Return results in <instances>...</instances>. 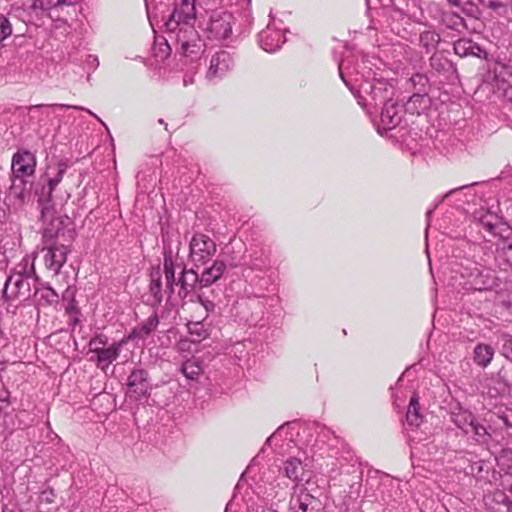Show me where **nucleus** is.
<instances>
[{
    "label": "nucleus",
    "mask_w": 512,
    "mask_h": 512,
    "mask_svg": "<svg viewBox=\"0 0 512 512\" xmlns=\"http://www.w3.org/2000/svg\"><path fill=\"white\" fill-rule=\"evenodd\" d=\"M442 22L448 29L458 32L467 29L465 19L455 12L443 13Z\"/></svg>",
    "instance_id": "37"
},
{
    "label": "nucleus",
    "mask_w": 512,
    "mask_h": 512,
    "mask_svg": "<svg viewBox=\"0 0 512 512\" xmlns=\"http://www.w3.org/2000/svg\"><path fill=\"white\" fill-rule=\"evenodd\" d=\"M18 268H20V270L18 272H15V275H23L24 278L31 279L35 274L33 264L29 265L27 259H23L21 263H19Z\"/></svg>",
    "instance_id": "47"
},
{
    "label": "nucleus",
    "mask_w": 512,
    "mask_h": 512,
    "mask_svg": "<svg viewBox=\"0 0 512 512\" xmlns=\"http://www.w3.org/2000/svg\"><path fill=\"white\" fill-rule=\"evenodd\" d=\"M49 107H53V108H61V109H70V108H73V109H76V110H83V111H86L88 112L90 115H92L93 117H95L98 121H100L103 125H105L101 119L96 115L94 114L92 111H90L89 109H86L82 106H72V105H67V104H50L48 105Z\"/></svg>",
    "instance_id": "51"
},
{
    "label": "nucleus",
    "mask_w": 512,
    "mask_h": 512,
    "mask_svg": "<svg viewBox=\"0 0 512 512\" xmlns=\"http://www.w3.org/2000/svg\"><path fill=\"white\" fill-rule=\"evenodd\" d=\"M501 251L507 264L512 267V242L504 246Z\"/></svg>",
    "instance_id": "54"
},
{
    "label": "nucleus",
    "mask_w": 512,
    "mask_h": 512,
    "mask_svg": "<svg viewBox=\"0 0 512 512\" xmlns=\"http://www.w3.org/2000/svg\"><path fill=\"white\" fill-rule=\"evenodd\" d=\"M178 285V296L183 301V305L187 302L199 303L205 309L206 316L209 313L214 312L216 308L215 299L217 297L214 289L210 290V294H208L204 290L200 289V291H198L194 288L186 286L183 283H178Z\"/></svg>",
    "instance_id": "10"
},
{
    "label": "nucleus",
    "mask_w": 512,
    "mask_h": 512,
    "mask_svg": "<svg viewBox=\"0 0 512 512\" xmlns=\"http://www.w3.org/2000/svg\"><path fill=\"white\" fill-rule=\"evenodd\" d=\"M234 67V57L227 50H220L216 52L209 64L206 77L209 80L222 78Z\"/></svg>",
    "instance_id": "14"
},
{
    "label": "nucleus",
    "mask_w": 512,
    "mask_h": 512,
    "mask_svg": "<svg viewBox=\"0 0 512 512\" xmlns=\"http://www.w3.org/2000/svg\"><path fill=\"white\" fill-rule=\"evenodd\" d=\"M403 108L394 100L383 106L378 125V132L381 135L396 128L402 122Z\"/></svg>",
    "instance_id": "15"
},
{
    "label": "nucleus",
    "mask_w": 512,
    "mask_h": 512,
    "mask_svg": "<svg viewBox=\"0 0 512 512\" xmlns=\"http://www.w3.org/2000/svg\"><path fill=\"white\" fill-rule=\"evenodd\" d=\"M501 354L512 362V335L502 334L499 339Z\"/></svg>",
    "instance_id": "43"
},
{
    "label": "nucleus",
    "mask_w": 512,
    "mask_h": 512,
    "mask_svg": "<svg viewBox=\"0 0 512 512\" xmlns=\"http://www.w3.org/2000/svg\"><path fill=\"white\" fill-rule=\"evenodd\" d=\"M225 270V262L215 260L210 267L205 268L200 274V289L204 290L216 283L223 276Z\"/></svg>",
    "instance_id": "22"
},
{
    "label": "nucleus",
    "mask_w": 512,
    "mask_h": 512,
    "mask_svg": "<svg viewBox=\"0 0 512 512\" xmlns=\"http://www.w3.org/2000/svg\"><path fill=\"white\" fill-rule=\"evenodd\" d=\"M494 356V349L488 345L480 343L474 349V361L479 366L486 367L490 364Z\"/></svg>",
    "instance_id": "32"
},
{
    "label": "nucleus",
    "mask_w": 512,
    "mask_h": 512,
    "mask_svg": "<svg viewBox=\"0 0 512 512\" xmlns=\"http://www.w3.org/2000/svg\"><path fill=\"white\" fill-rule=\"evenodd\" d=\"M477 184H478V182H474V183H471V184H468V185H463L461 187L451 189L450 191H448L446 194L443 195V197L439 201V203L442 202L444 199L448 198L449 196H451L452 194L456 193L457 191L462 190V189L467 188V187H470V186L477 185Z\"/></svg>",
    "instance_id": "56"
},
{
    "label": "nucleus",
    "mask_w": 512,
    "mask_h": 512,
    "mask_svg": "<svg viewBox=\"0 0 512 512\" xmlns=\"http://www.w3.org/2000/svg\"><path fill=\"white\" fill-rule=\"evenodd\" d=\"M433 211L434 209H430L426 212V220H427V227H426V232L428 231V228H429V225H430V219H431V216L433 214Z\"/></svg>",
    "instance_id": "60"
},
{
    "label": "nucleus",
    "mask_w": 512,
    "mask_h": 512,
    "mask_svg": "<svg viewBox=\"0 0 512 512\" xmlns=\"http://www.w3.org/2000/svg\"><path fill=\"white\" fill-rule=\"evenodd\" d=\"M195 21L193 0H178L165 21V36L156 37L152 47L157 61L166 60L174 49L181 69L197 70L206 45L195 29Z\"/></svg>",
    "instance_id": "1"
},
{
    "label": "nucleus",
    "mask_w": 512,
    "mask_h": 512,
    "mask_svg": "<svg viewBox=\"0 0 512 512\" xmlns=\"http://www.w3.org/2000/svg\"><path fill=\"white\" fill-rule=\"evenodd\" d=\"M158 122H159L160 124H163V125L165 126V129L168 131V124H167V123H165L163 119H159V120H158Z\"/></svg>",
    "instance_id": "63"
},
{
    "label": "nucleus",
    "mask_w": 512,
    "mask_h": 512,
    "mask_svg": "<svg viewBox=\"0 0 512 512\" xmlns=\"http://www.w3.org/2000/svg\"><path fill=\"white\" fill-rule=\"evenodd\" d=\"M453 49L461 58L477 57L488 61V52L470 38H461L454 42Z\"/></svg>",
    "instance_id": "17"
},
{
    "label": "nucleus",
    "mask_w": 512,
    "mask_h": 512,
    "mask_svg": "<svg viewBox=\"0 0 512 512\" xmlns=\"http://www.w3.org/2000/svg\"><path fill=\"white\" fill-rule=\"evenodd\" d=\"M317 502L316 498L311 495L306 489H300L298 493H293L289 500L290 512H314V504Z\"/></svg>",
    "instance_id": "20"
},
{
    "label": "nucleus",
    "mask_w": 512,
    "mask_h": 512,
    "mask_svg": "<svg viewBox=\"0 0 512 512\" xmlns=\"http://www.w3.org/2000/svg\"><path fill=\"white\" fill-rule=\"evenodd\" d=\"M423 421V415L420 412L419 396L414 393L410 398L406 412V422L408 426L417 428Z\"/></svg>",
    "instance_id": "30"
},
{
    "label": "nucleus",
    "mask_w": 512,
    "mask_h": 512,
    "mask_svg": "<svg viewBox=\"0 0 512 512\" xmlns=\"http://www.w3.org/2000/svg\"><path fill=\"white\" fill-rule=\"evenodd\" d=\"M475 420V416L469 411H460L452 415L453 423L465 434H469V430Z\"/></svg>",
    "instance_id": "35"
},
{
    "label": "nucleus",
    "mask_w": 512,
    "mask_h": 512,
    "mask_svg": "<svg viewBox=\"0 0 512 512\" xmlns=\"http://www.w3.org/2000/svg\"><path fill=\"white\" fill-rule=\"evenodd\" d=\"M82 0H33L30 9L34 12H47L50 18L67 22L78 14Z\"/></svg>",
    "instance_id": "5"
},
{
    "label": "nucleus",
    "mask_w": 512,
    "mask_h": 512,
    "mask_svg": "<svg viewBox=\"0 0 512 512\" xmlns=\"http://www.w3.org/2000/svg\"><path fill=\"white\" fill-rule=\"evenodd\" d=\"M483 224L485 228L490 232H492L495 229V225L492 224L491 222H483Z\"/></svg>",
    "instance_id": "61"
},
{
    "label": "nucleus",
    "mask_w": 512,
    "mask_h": 512,
    "mask_svg": "<svg viewBox=\"0 0 512 512\" xmlns=\"http://www.w3.org/2000/svg\"><path fill=\"white\" fill-rule=\"evenodd\" d=\"M68 160H59L55 165L48 167L46 173L42 175L34 189L39 208L42 209V217L46 219L52 214L53 200L52 194L57 185L62 181L67 171Z\"/></svg>",
    "instance_id": "3"
},
{
    "label": "nucleus",
    "mask_w": 512,
    "mask_h": 512,
    "mask_svg": "<svg viewBox=\"0 0 512 512\" xmlns=\"http://www.w3.org/2000/svg\"><path fill=\"white\" fill-rule=\"evenodd\" d=\"M12 24L9 19L0 14V42L2 43L6 38L12 34Z\"/></svg>",
    "instance_id": "46"
},
{
    "label": "nucleus",
    "mask_w": 512,
    "mask_h": 512,
    "mask_svg": "<svg viewBox=\"0 0 512 512\" xmlns=\"http://www.w3.org/2000/svg\"><path fill=\"white\" fill-rule=\"evenodd\" d=\"M40 211L42 212L41 208ZM54 212L55 210L53 209L52 214L46 219H44L42 215L40 216L41 220L47 223L43 232L45 242L55 241L60 235L64 236L66 232L68 233V237L73 239L75 231L73 229L66 230V228L72 224L71 219L68 216L54 217Z\"/></svg>",
    "instance_id": "11"
},
{
    "label": "nucleus",
    "mask_w": 512,
    "mask_h": 512,
    "mask_svg": "<svg viewBox=\"0 0 512 512\" xmlns=\"http://www.w3.org/2000/svg\"><path fill=\"white\" fill-rule=\"evenodd\" d=\"M180 371L187 379L197 380L203 370L202 366L196 358H190L182 363Z\"/></svg>",
    "instance_id": "36"
},
{
    "label": "nucleus",
    "mask_w": 512,
    "mask_h": 512,
    "mask_svg": "<svg viewBox=\"0 0 512 512\" xmlns=\"http://www.w3.org/2000/svg\"><path fill=\"white\" fill-rule=\"evenodd\" d=\"M124 341L114 342L109 347L93 348L94 354L97 356V366L101 369H105L111 363H113L121 352Z\"/></svg>",
    "instance_id": "21"
},
{
    "label": "nucleus",
    "mask_w": 512,
    "mask_h": 512,
    "mask_svg": "<svg viewBox=\"0 0 512 512\" xmlns=\"http://www.w3.org/2000/svg\"><path fill=\"white\" fill-rule=\"evenodd\" d=\"M469 455L471 456L468 459L470 463L467 467L464 468L465 473L475 478L485 477L484 474L487 475L491 469L490 463L485 460L478 459V457L474 454L470 453Z\"/></svg>",
    "instance_id": "28"
},
{
    "label": "nucleus",
    "mask_w": 512,
    "mask_h": 512,
    "mask_svg": "<svg viewBox=\"0 0 512 512\" xmlns=\"http://www.w3.org/2000/svg\"><path fill=\"white\" fill-rule=\"evenodd\" d=\"M430 66L435 72L445 76L447 79H450L456 73L454 63L441 52H435L430 57Z\"/></svg>",
    "instance_id": "24"
},
{
    "label": "nucleus",
    "mask_w": 512,
    "mask_h": 512,
    "mask_svg": "<svg viewBox=\"0 0 512 512\" xmlns=\"http://www.w3.org/2000/svg\"><path fill=\"white\" fill-rule=\"evenodd\" d=\"M35 169L36 157L32 152L20 149L13 155L11 162V176L32 179L34 177Z\"/></svg>",
    "instance_id": "12"
},
{
    "label": "nucleus",
    "mask_w": 512,
    "mask_h": 512,
    "mask_svg": "<svg viewBox=\"0 0 512 512\" xmlns=\"http://www.w3.org/2000/svg\"><path fill=\"white\" fill-rule=\"evenodd\" d=\"M71 293H74V291H72L71 289H66L65 292L63 293V299L64 300H67L68 303L71 301Z\"/></svg>",
    "instance_id": "58"
},
{
    "label": "nucleus",
    "mask_w": 512,
    "mask_h": 512,
    "mask_svg": "<svg viewBox=\"0 0 512 512\" xmlns=\"http://www.w3.org/2000/svg\"><path fill=\"white\" fill-rule=\"evenodd\" d=\"M159 325V317L155 312L148 317V319L141 325H138L132 329L127 336V341H133L135 339H145L150 336Z\"/></svg>",
    "instance_id": "23"
},
{
    "label": "nucleus",
    "mask_w": 512,
    "mask_h": 512,
    "mask_svg": "<svg viewBox=\"0 0 512 512\" xmlns=\"http://www.w3.org/2000/svg\"><path fill=\"white\" fill-rule=\"evenodd\" d=\"M108 344V337L105 334H97L88 343L90 351L93 352V348H102Z\"/></svg>",
    "instance_id": "48"
},
{
    "label": "nucleus",
    "mask_w": 512,
    "mask_h": 512,
    "mask_svg": "<svg viewBox=\"0 0 512 512\" xmlns=\"http://www.w3.org/2000/svg\"><path fill=\"white\" fill-rule=\"evenodd\" d=\"M30 279L23 275L11 274L5 281L3 297L9 301L18 297L27 299L31 296Z\"/></svg>",
    "instance_id": "13"
},
{
    "label": "nucleus",
    "mask_w": 512,
    "mask_h": 512,
    "mask_svg": "<svg viewBox=\"0 0 512 512\" xmlns=\"http://www.w3.org/2000/svg\"><path fill=\"white\" fill-rule=\"evenodd\" d=\"M270 268V260L264 250H254L250 254V261L247 264V268L253 272H266Z\"/></svg>",
    "instance_id": "29"
},
{
    "label": "nucleus",
    "mask_w": 512,
    "mask_h": 512,
    "mask_svg": "<svg viewBox=\"0 0 512 512\" xmlns=\"http://www.w3.org/2000/svg\"><path fill=\"white\" fill-rule=\"evenodd\" d=\"M283 472L287 478L293 482H300L303 480L304 466L302 461L296 457H289L283 463Z\"/></svg>",
    "instance_id": "26"
},
{
    "label": "nucleus",
    "mask_w": 512,
    "mask_h": 512,
    "mask_svg": "<svg viewBox=\"0 0 512 512\" xmlns=\"http://www.w3.org/2000/svg\"><path fill=\"white\" fill-rule=\"evenodd\" d=\"M462 12L467 17H470V18H473V19H480L481 16H482L481 8L479 7L478 4H476L472 0L464 1L463 6H462Z\"/></svg>",
    "instance_id": "42"
},
{
    "label": "nucleus",
    "mask_w": 512,
    "mask_h": 512,
    "mask_svg": "<svg viewBox=\"0 0 512 512\" xmlns=\"http://www.w3.org/2000/svg\"><path fill=\"white\" fill-rule=\"evenodd\" d=\"M152 391L149 373L144 368H134L127 378L126 396L134 401L148 398Z\"/></svg>",
    "instance_id": "7"
},
{
    "label": "nucleus",
    "mask_w": 512,
    "mask_h": 512,
    "mask_svg": "<svg viewBox=\"0 0 512 512\" xmlns=\"http://www.w3.org/2000/svg\"><path fill=\"white\" fill-rule=\"evenodd\" d=\"M440 40V35L430 30L422 32L419 37L420 46L424 48L427 53L435 50Z\"/></svg>",
    "instance_id": "39"
},
{
    "label": "nucleus",
    "mask_w": 512,
    "mask_h": 512,
    "mask_svg": "<svg viewBox=\"0 0 512 512\" xmlns=\"http://www.w3.org/2000/svg\"><path fill=\"white\" fill-rule=\"evenodd\" d=\"M217 252L215 241L203 233H195L189 242V258L195 265H204Z\"/></svg>",
    "instance_id": "6"
},
{
    "label": "nucleus",
    "mask_w": 512,
    "mask_h": 512,
    "mask_svg": "<svg viewBox=\"0 0 512 512\" xmlns=\"http://www.w3.org/2000/svg\"><path fill=\"white\" fill-rule=\"evenodd\" d=\"M469 434L474 435V439L477 442H487L489 434L486 430V428L480 424L477 420L474 421L472 427L469 430Z\"/></svg>",
    "instance_id": "44"
},
{
    "label": "nucleus",
    "mask_w": 512,
    "mask_h": 512,
    "mask_svg": "<svg viewBox=\"0 0 512 512\" xmlns=\"http://www.w3.org/2000/svg\"><path fill=\"white\" fill-rule=\"evenodd\" d=\"M6 214L5 212L3 211L2 214L0 213V222H2V218H5Z\"/></svg>",
    "instance_id": "64"
},
{
    "label": "nucleus",
    "mask_w": 512,
    "mask_h": 512,
    "mask_svg": "<svg viewBox=\"0 0 512 512\" xmlns=\"http://www.w3.org/2000/svg\"><path fill=\"white\" fill-rule=\"evenodd\" d=\"M489 78L495 82V86L502 96L512 101V64L495 61L489 66Z\"/></svg>",
    "instance_id": "9"
},
{
    "label": "nucleus",
    "mask_w": 512,
    "mask_h": 512,
    "mask_svg": "<svg viewBox=\"0 0 512 512\" xmlns=\"http://www.w3.org/2000/svg\"><path fill=\"white\" fill-rule=\"evenodd\" d=\"M34 296L39 306H50L58 302V294L49 286L37 288Z\"/></svg>",
    "instance_id": "33"
},
{
    "label": "nucleus",
    "mask_w": 512,
    "mask_h": 512,
    "mask_svg": "<svg viewBox=\"0 0 512 512\" xmlns=\"http://www.w3.org/2000/svg\"><path fill=\"white\" fill-rule=\"evenodd\" d=\"M234 16L227 11H213L206 26L208 38L226 40L232 35Z\"/></svg>",
    "instance_id": "8"
},
{
    "label": "nucleus",
    "mask_w": 512,
    "mask_h": 512,
    "mask_svg": "<svg viewBox=\"0 0 512 512\" xmlns=\"http://www.w3.org/2000/svg\"><path fill=\"white\" fill-rule=\"evenodd\" d=\"M183 263H176L173 257V251L170 246H164L163 251V272L165 279H176V268L183 267Z\"/></svg>",
    "instance_id": "31"
},
{
    "label": "nucleus",
    "mask_w": 512,
    "mask_h": 512,
    "mask_svg": "<svg viewBox=\"0 0 512 512\" xmlns=\"http://www.w3.org/2000/svg\"><path fill=\"white\" fill-rule=\"evenodd\" d=\"M188 332L191 335H196L199 340L205 339L208 336V331L201 321H189L187 323Z\"/></svg>",
    "instance_id": "45"
},
{
    "label": "nucleus",
    "mask_w": 512,
    "mask_h": 512,
    "mask_svg": "<svg viewBox=\"0 0 512 512\" xmlns=\"http://www.w3.org/2000/svg\"><path fill=\"white\" fill-rule=\"evenodd\" d=\"M86 62L91 70H95L99 65L98 58L94 55H88Z\"/></svg>",
    "instance_id": "57"
},
{
    "label": "nucleus",
    "mask_w": 512,
    "mask_h": 512,
    "mask_svg": "<svg viewBox=\"0 0 512 512\" xmlns=\"http://www.w3.org/2000/svg\"><path fill=\"white\" fill-rule=\"evenodd\" d=\"M498 418L503 422L507 428V433L512 437V410L506 409L502 414L498 415Z\"/></svg>",
    "instance_id": "49"
},
{
    "label": "nucleus",
    "mask_w": 512,
    "mask_h": 512,
    "mask_svg": "<svg viewBox=\"0 0 512 512\" xmlns=\"http://www.w3.org/2000/svg\"><path fill=\"white\" fill-rule=\"evenodd\" d=\"M65 312L69 316L80 314V310H79L76 300L74 298V293H71V301L65 307Z\"/></svg>",
    "instance_id": "52"
},
{
    "label": "nucleus",
    "mask_w": 512,
    "mask_h": 512,
    "mask_svg": "<svg viewBox=\"0 0 512 512\" xmlns=\"http://www.w3.org/2000/svg\"><path fill=\"white\" fill-rule=\"evenodd\" d=\"M79 315H80V314H76V315H72V316H70V317H71V325H72L73 327H75L76 325H78V324H79V322H80Z\"/></svg>",
    "instance_id": "59"
},
{
    "label": "nucleus",
    "mask_w": 512,
    "mask_h": 512,
    "mask_svg": "<svg viewBox=\"0 0 512 512\" xmlns=\"http://www.w3.org/2000/svg\"><path fill=\"white\" fill-rule=\"evenodd\" d=\"M407 86L413 89V93H428L429 79L422 73H415L408 79Z\"/></svg>",
    "instance_id": "38"
},
{
    "label": "nucleus",
    "mask_w": 512,
    "mask_h": 512,
    "mask_svg": "<svg viewBox=\"0 0 512 512\" xmlns=\"http://www.w3.org/2000/svg\"><path fill=\"white\" fill-rule=\"evenodd\" d=\"M45 254V264L49 270L54 271L56 274L60 272L61 268L67 261V255L70 252L69 246L52 241L47 245Z\"/></svg>",
    "instance_id": "16"
},
{
    "label": "nucleus",
    "mask_w": 512,
    "mask_h": 512,
    "mask_svg": "<svg viewBox=\"0 0 512 512\" xmlns=\"http://www.w3.org/2000/svg\"><path fill=\"white\" fill-rule=\"evenodd\" d=\"M428 106V93H413L403 107L405 112L420 115Z\"/></svg>",
    "instance_id": "27"
},
{
    "label": "nucleus",
    "mask_w": 512,
    "mask_h": 512,
    "mask_svg": "<svg viewBox=\"0 0 512 512\" xmlns=\"http://www.w3.org/2000/svg\"><path fill=\"white\" fill-rule=\"evenodd\" d=\"M339 75L353 95L358 99V103L362 106L366 105H386L393 101L395 94V86L393 80L384 78H373L372 80H363L357 89L353 87L351 82L346 78L343 72V64L338 66Z\"/></svg>",
    "instance_id": "2"
},
{
    "label": "nucleus",
    "mask_w": 512,
    "mask_h": 512,
    "mask_svg": "<svg viewBox=\"0 0 512 512\" xmlns=\"http://www.w3.org/2000/svg\"><path fill=\"white\" fill-rule=\"evenodd\" d=\"M56 494L53 488H46L43 490L39 496L40 501L43 503L51 504L55 501Z\"/></svg>",
    "instance_id": "50"
},
{
    "label": "nucleus",
    "mask_w": 512,
    "mask_h": 512,
    "mask_svg": "<svg viewBox=\"0 0 512 512\" xmlns=\"http://www.w3.org/2000/svg\"><path fill=\"white\" fill-rule=\"evenodd\" d=\"M178 283H183L190 288L200 291V274L193 268L188 269L183 265L178 278Z\"/></svg>",
    "instance_id": "34"
},
{
    "label": "nucleus",
    "mask_w": 512,
    "mask_h": 512,
    "mask_svg": "<svg viewBox=\"0 0 512 512\" xmlns=\"http://www.w3.org/2000/svg\"><path fill=\"white\" fill-rule=\"evenodd\" d=\"M163 301V288L160 270L157 269L151 273V281L148 290V304L152 307H158Z\"/></svg>",
    "instance_id": "25"
},
{
    "label": "nucleus",
    "mask_w": 512,
    "mask_h": 512,
    "mask_svg": "<svg viewBox=\"0 0 512 512\" xmlns=\"http://www.w3.org/2000/svg\"><path fill=\"white\" fill-rule=\"evenodd\" d=\"M260 47L266 52L272 53L277 51L285 42V37L280 30L272 29L267 26L258 34Z\"/></svg>",
    "instance_id": "19"
},
{
    "label": "nucleus",
    "mask_w": 512,
    "mask_h": 512,
    "mask_svg": "<svg viewBox=\"0 0 512 512\" xmlns=\"http://www.w3.org/2000/svg\"><path fill=\"white\" fill-rule=\"evenodd\" d=\"M496 462L501 471L505 474L512 475V450L502 449L496 457Z\"/></svg>",
    "instance_id": "41"
},
{
    "label": "nucleus",
    "mask_w": 512,
    "mask_h": 512,
    "mask_svg": "<svg viewBox=\"0 0 512 512\" xmlns=\"http://www.w3.org/2000/svg\"><path fill=\"white\" fill-rule=\"evenodd\" d=\"M166 281V289L164 291V293H166L168 295V298L171 297V295L174 293L175 291V286L178 285V279H165Z\"/></svg>",
    "instance_id": "55"
},
{
    "label": "nucleus",
    "mask_w": 512,
    "mask_h": 512,
    "mask_svg": "<svg viewBox=\"0 0 512 512\" xmlns=\"http://www.w3.org/2000/svg\"><path fill=\"white\" fill-rule=\"evenodd\" d=\"M478 1L482 7L492 10L498 16H505L510 3H512V0H478Z\"/></svg>",
    "instance_id": "40"
},
{
    "label": "nucleus",
    "mask_w": 512,
    "mask_h": 512,
    "mask_svg": "<svg viewBox=\"0 0 512 512\" xmlns=\"http://www.w3.org/2000/svg\"><path fill=\"white\" fill-rule=\"evenodd\" d=\"M449 3L455 6H460V4L463 2V0H448Z\"/></svg>",
    "instance_id": "62"
},
{
    "label": "nucleus",
    "mask_w": 512,
    "mask_h": 512,
    "mask_svg": "<svg viewBox=\"0 0 512 512\" xmlns=\"http://www.w3.org/2000/svg\"><path fill=\"white\" fill-rule=\"evenodd\" d=\"M11 186L9 194L15 198L20 204H25L30 201L32 196L33 181L30 178H17L11 176Z\"/></svg>",
    "instance_id": "18"
},
{
    "label": "nucleus",
    "mask_w": 512,
    "mask_h": 512,
    "mask_svg": "<svg viewBox=\"0 0 512 512\" xmlns=\"http://www.w3.org/2000/svg\"><path fill=\"white\" fill-rule=\"evenodd\" d=\"M463 282L459 285L467 291H488L499 287V279L489 269L482 268L476 263L462 266L459 271Z\"/></svg>",
    "instance_id": "4"
},
{
    "label": "nucleus",
    "mask_w": 512,
    "mask_h": 512,
    "mask_svg": "<svg viewBox=\"0 0 512 512\" xmlns=\"http://www.w3.org/2000/svg\"><path fill=\"white\" fill-rule=\"evenodd\" d=\"M0 412L4 410V408L10 405V392L7 389L0 390Z\"/></svg>",
    "instance_id": "53"
}]
</instances>
